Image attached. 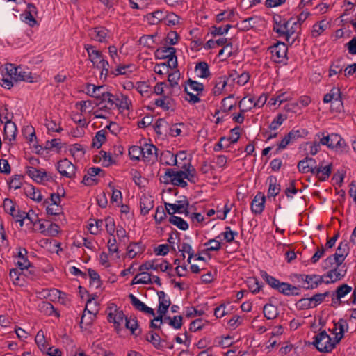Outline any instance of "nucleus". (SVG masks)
I'll return each mask as SVG.
<instances>
[{
	"instance_id": "nucleus-33",
	"label": "nucleus",
	"mask_w": 356,
	"mask_h": 356,
	"mask_svg": "<svg viewBox=\"0 0 356 356\" xmlns=\"http://www.w3.org/2000/svg\"><path fill=\"white\" fill-rule=\"evenodd\" d=\"M5 75H8L10 79L13 81L15 83V78L17 76V74L19 73V70H20V66H15L12 63H6L5 65Z\"/></svg>"
},
{
	"instance_id": "nucleus-21",
	"label": "nucleus",
	"mask_w": 356,
	"mask_h": 356,
	"mask_svg": "<svg viewBox=\"0 0 356 356\" xmlns=\"http://www.w3.org/2000/svg\"><path fill=\"white\" fill-rule=\"evenodd\" d=\"M334 325L337 327L339 332L336 333L335 343H339L340 341L343 338L344 333L348 330V325L347 321L343 318H340L337 323H334Z\"/></svg>"
},
{
	"instance_id": "nucleus-24",
	"label": "nucleus",
	"mask_w": 356,
	"mask_h": 356,
	"mask_svg": "<svg viewBox=\"0 0 356 356\" xmlns=\"http://www.w3.org/2000/svg\"><path fill=\"white\" fill-rule=\"evenodd\" d=\"M153 200L150 197L143 195L140 198V212L143 215H146L153 208Z\"/></svg>"
},
{
	"instance_id": "nucleus-12",
	"label": "nucleus",
	"mask_w": 356,
	"mask_h": 356,
	"mask_svg": "<svg viewBox=\"0 0 356 356\" xmlns=\"http://www.w3.org/2000/svg\"><path fill=\"white\" fill-rule=\"evenodd\" d=\"M102 172L99 168H90L88 170L87 174L83 177L82 183L86 186H93L98 183V179L96 176Z\"/></svg>"
},
{
	"instance_id": "nucleus-23",
	"label": "nucleus",
	"mask_w": 356,
	"mask_h": 356,
	"mask_svg": "<svg viewBox=\"0 0 356 356\" xmlns=\"http://www.w3.org/2000/svg\"><path fill=\"white\" fill-rule=\"evenodd\" d=\"M345 145L344 140L337 134H330V141L327 144V147L330 149H340Z\"/></svg>"
},
{
	"instance_id": "nucleus-47",
	"label": "nucleus",
	"mask_w": 356,
	"mask_h": 356,
	"mask_svg": "<svg viewBox=\"0 0 356 356\" xmlns=\"http://www.w3.org/2000/svg\"><path fill=\"white\" fill-rule=\"evenodd\" d=\"M231 28H232V25H230V24H227L225 26H219V27L213 26H211L212 30H211V33L214 37L216 35H222L225 33H227Z\"/></svg>"
},
{
	"instance_id": "nucleus-7",
	"label": "nucleus",
	"mask_w": 356,
	"mask_h": 356,
	"mask_svg": "<svg viewBox=\"0 0 356 356\" xmlns=\"http://www.w3.org/2000/svg\"><path fill=\"white\" fill-rule=\"evenodd\" d=\"M269 49L275 63H281L284 58H286L288 48L285 43L282 42H277L270 47Z\"/></svg>"
},
{
	"instance_id": "nucleus-44",
	"label": "nucleus",
	"mask_w": 356,
	"mask_h": 356,
	"mask_svg": "<svg viewBox=\"0 0 356 356\" xmlns=\"http://www.w3.org/2000/svg\"><path fill=\"white\" fill-rule=\"evenodd\" d=\"M297 24H298V22H293L292 26L290 29H289L288 30H284V31H280L277 29V30H276V33H278L279 35H280V36L281 35L285 36L286 41L289 42L290 37L296 33Z\"/></svg>"
},
{
	"instance_id": "nucleus-52",
	"label": "nucleus",
	"mask_w": 356,
	"mask_h": 356,
	"mask_svg": "<svg viewBox=\"0 0 356 356\" xmlns=\"http://www.w3.org/2000/svg\"><path fill=\"white\" fill-rule=\"evenodd\" d=\"M125 326L129 329L131 334L138 335V334L135 333V331L138 328V321L136 318L129 319L127 317L125 318Z\"/></svg>"
},
{
	"instance_id": "nucleus-31",
	"label": "nucleus",
	"mask_w": 356,
	"mask_h": 356,
	"mask_svg": "<svg viewBox=\"0 0 356 356\" xmlns=\"http://www.w3.org/2000/svg\"><path fill=\"white\" fill-rule=\"evenodd\" d=\"M145 17L150 24H157L164 19V15L163 10H157L153 13H148Z\"/></svg>"
},
{
	"instance_id": "nucleus-1",
	"label": "nucleus",
	"mask_w": 356,
	"mask_h": 356,
	"mask_svg": "<svg viewBox=\"0 0 356 356\" xmlns=\"http://www.w3.org/2000/svg\"><path fill=\"white\" fill-rule=\"evenodd\" d=\"M91 97L99 100L95 102L96 106H100L104 102H107L111 106L115 105L119 109H129V105L131 104L129 97L127 95H121V99L113 95L110 92H104L101 95H91Z\"/></svg>"
},
{
	"instance_id": "nucleus-41",
	"label": "nucleus",
	"mask_w": 356,
	"mask_h": 356,
	"mask_svg": "<svg viewBox=\"0 0 356 356\" xmlns=\"http://www.w3.org/2000/svg\"><path fill=\"white\" fill-rule=\"evenodd\" d=\"M105 131L100 130L96 133V135L92 140V147L99 149L102 144L106 141Z\"/></svg>"
},
{
	"instance_id": "nucleus-10",
	"label": "nucleus",
	"mask_w": 356,
	"mask_h": 356,
	"mask_svg": "<svg viewBox=\"0 0 356 356\" xmlns=\"http://www.w3.org/2000/svg\"><path fill=\"white\" fill-rule=\"evenodd\" d=\"M3 207L6 213H8L15 220L16 222H19L20 227L23 226V218H22V211L19 209H15V207L10 199H5L3 201Z\"/></svg>"
},
{
	"instance_id": "nucleus-49",
	"label": "nucleus",
	"mask_w": 356,
	"mask_h": 356,
	"mask_svg": "<svg viewBox=\"0 0 356 356\" xmlns=\"http://www.w3.org/2000/svg\"><path fill=\"white\" fill-rule=\"evenodd\" d=\"M296 307L298 308L299 309H307L314 307V305L310 298H302L300 300L296 302Z\"/></svg>"
},
{
	"instance_id": "nucleus-14",
	"label": "nucleus",
	"mask_w": 356,
	"mask_h": 356,
	"mask_svg": "<svg viewBox=\"0 0 356 356\" xmlns=\"http://www.w3.org/2000/svg\"><path fill=\"white\" fill-rule=\"evenodd\" d=\"M266 197L261 193H258L254 197L251 204V210L255 214H260L264 209Z\"/></svg>"
},
{
	"instance_id": "nucleus-43",
	"label": "nucleus",
	"mask_w": 356,
	"mask_h": 356,
	"mask_svg": "<svg viewBox=\"0 0 356 356\" xmlns=\"http://www.w3.org/2000/svg\"><path fill=\"white\" fill-rule=\"evenodd\" d=\"M94 66L98 69H102L100 78L102 79L104 77V79H106L108 74V62L102 58L99 60L98 63H96V64Z\"/></svg>"
},
{
	"instance_id": "nucleus-42",
	"label": "nucleus",
	"mask_w": 356,
	"mask_h": 356,
	"mask_svg": "<svg viewBox=\"0 0 356 356\" xmlns=\"http://www.w3.org/2000/svg\"><path fill=\"white\" fill-rule=\"evenodd\" d=\"M351 290L352 287L348 286V284H341L335 291V296L337 300H341V298H343L346 295L349 293L351 291Z\"/></svg>"
},
{
	"instance_id": "nucleus-45",
	"label": "nucleus",
	"mask_w": 356,
	"mask_h": 356,
	"mask_svg": "<svg viewBox=\"0 0 356 356\" xmlns=\"http://www.w3.org/2000/svg\"><path fill=\"white\" fill-rule=\"evenodd\" d=\"M261 276L273 289H276L277 288L280 282L278 280L269 275L265 271H261Z\"/></svg>"
},
{
	"instance_id": "nucleus-26",
	"label": "nucleus",
	"mask_w": 356,
	"mask_h": 356,
	"mask_svg": "<svg viewBox=\"0 0 356 356\" xmlns=\"http://www.w3.org/2000/svg\"><path fill=\"white\" fill-rule=\"evenodd\" d=\"M91 302H92L91 299H89L87 301L86 306L83 311V315L81 316V322H80L81 327H82V324H83L84 320L86 318V314L88 315V321H86V325H91L94 319L95 318L96 314H97V311L93 312V311L89 310L88 309V304L91 303Z\"/></svg>"
},
{
	"instance_id": "nucleus-4",
	"label": "nucleus",
	"mask_w": 356,
	"mask_h": 356,
	"mask_svg": "<svg viewBox=\"0 0 356 356\" xmlns=\"http://www.w3.org/2000/svg\"><path fill=\"white\" fill-rule=\"evenodd\" d=\"M188 206L189 202L185 197L184 200L177 201V204L165 202V208L170 216L175 213H185L186 216H188L189 213Z\"/></svg>"
},
{
	"instance_id": "nucleus-51",
	"label": "nucleus",
	"mask_w": 356,
	"mask_h": 356,
	"mask_svg": "<svg viewBox=\"0 0 356 356\" xmlns=\"http://www.w3.org/2000/svg\"><path fill=\"white\" fill-rule=\"evenodd\" d=\"M330 295L328 291L323 293H316L311 298L314 307H316L320 303L323 302L325 298Z\"/></svg>"
},
{
	"instance_id": "nucleus-40",
	"label": "nucleus",
	"mask_w": 356,
	"mask_h": 356,
	"mask_svg": "<svg viewBox=\"0 0 356 356\" xmlns=\"http://www.w3.org/2000/svg\"><path fill=\"white\" fill-rule=\"evenodd\" d=\"M43 204L47 207L46 211L47 213L49 215L56 216L61 213V208L59 207V204H49V201L47 200L44 201Z\"/></svg>"
},
{
	"instance_id": "nucleus-37",
	"label": "nucleus",
	"mask_w": 356,
	"mask_h": 356,
	"mask_svg": "<svg viewBox=\"0 0 356 356\" xmlns=\"http://www.w3.org/2000/svg\"><path fill=\"white\" fill-rule=\"evenodd\" d=\"M327 23L325 20H321L316 23L313 26V29L312 31V37L317 38L319 36L327 29Z\"/></svg>"
},
{
	"instance_id": "nucleus-2",
	"label": "nucleus",
	"mask_w": 356,
	"mask_h": 356,
	"mask_svg": "<svg viewBox=\"0 0 356 356\" xmlns=\"http://www.w3.org/2000/svg\"><path fill=\"white\" fill-rule=\"evenodd\" d=\"M338 343L335 338L332 340L325 330H323L314 337L312 345L320 352L329 353L332 351Z\"/></svg>"
},
{
	"instance_id": "nucleus-22",
	"label": "nucleus",
	"mask_w": 356,
	"mask_h": 356,
	"mask_svg": "<svg viewBox=\"0 0 356 356\" xmlns=\"http://www.w3.org/2000/svg\"><path fill=\"white\" fill-rule=\"evenodd\" d=\"M186 159L187 157H184L181 159L184 163H183V165L179 168L183 169L181 170L184 173V177L188 180L191 181V179L195 176V170L191 165L190 161L187 160Z\"/></svg>"
},
{
	"instance_id": "nucleus-54",
	"label": "nucleus",
	"mask_w": 356,
	"mask_h": 356,
	"mask_svg": "<svg viewBox=\"0 0 356 356\" xmlns=\"http://www.w3.org/2000/svg\"><path fill=\"white\" fill-rule=\"evenodd\" d=\"M204 245L208 246L209 245L204 251L205 252H209V251H216L220 249L221 245L220 243L215 239H210L204 243Z\"/></svg>"
},
{
	"instance_id": "nucleus-63",
	"label": "nucleus",
	"mask_w": 356,
	"mask_h": 356,
	"mask_svg": "<svg viewBox=\"0 0 356 356\" xmlns=\"http://www.w3.org/2000/svg\"><path fill=\"white\" fill-rule=\"evenodd\" d=\"M337 252L344 257H346L349 254V246L348 242L346 241L341 242L337 248Z\"/></svg>"
},
{
	"instance_id": "nucleus-15",
	"label": "nucleus",
	"mask_w": 356,
	"mask_h": 356,
	"mask_svg": "<svg viewBox=\"0 0 356 356\" xmlns=\"http://www.w3.org/2000/svg\"><path fill=\"white\" fill-rule=\"evenodd\" d=\"M332 269L329 270L325 277H329L330 280L325 281V284L333 283L336 281L341 280L346 274V270H341L339 266L335 265L332 267Z\"/></svg>"
},
{
	"instance_id": "nucleus-29",
	"label": "nucleus",
	"mask_w": 356,
	"mask_h": 356,
	"mask_svg": "<svg viewBox=\"0 0 356 356\" xmlns=\"http://www.w3.org/2000/svg\"><path fill=\"white\" fill-rule=\"evenodd\" d=\"M228 78L227 76H222L219 77L215 83L214 88L213 89V94L216 96L219 95L222 93L223 89L227 84Z\"/></svg>"
},
{
	"instance_id": "nucleus-57",
	"label": "nucleus",
	"mask_w": 356,
	"mask_h": 356,
	"mask_svg": "<svg viewBox=\"0 0 356 356\" xmlns=\"http://www.w3.org/2000/svg\"><path fill=\"white\" fill-rule=\"evenodd\" d=\"M167 51L169 53L168 54V59L170 60V61H173V68H177L178 63H177V58L176 56V49L172 47H167Z\"/></svg>"
},
{
	"instance_id": "nucleus-19",
	"label": "nucleus",
	"mask_w": 356,
	"mask_h": 356,
	"mask_svg": "<svg viewBox=\"0 0 356 356\" xmlns=\"http://www.w3.org/2000/svg\"><path fill=\"white\" fill-rule=\"evenodd\" d=\"M4 127V140H8L10 142L15 139L17 127L15 124L11 120L5 121Z\"/></svg>"
},
{
	"instance_id": "nucleus-35",
	"label": "nucleus",
	"mask_w": 356,
	"mask_h": 356,
	"mask_svg": "<svg viewBox=\"0 0 356 356\" xmlns=\"http://www.w3.org/2000/svg\"><path fill=\"white\" fill-rule=\"evenodd\" d=\"M108 309L112 310L115 309V317H114V324L116 327H119L120 324L123 322L124 318H125V316L122 310H118L116 308V305L113 303L111 304L108 307Z\"/></svg>"
},
{
	"instance_id": "nucleus-13",
	"label": "nucleus",
	"mask_w": 356,
	"mask_h": 356,
	"mask_svg": "<svg viewBox=\"0 0 356 356\" xmlns=\"http://www.w3.org/2000/svg\"><path fill=\"white\" fill-rule=\"evenodd\" d=\"M301 277L302 280L307 284V286H304L306 289H315L325 282L323 280V276L318 275H301Z\"/></svg>"
},
{
	"instance_id": "nucleus-58",
	"label": "nucleus",
	"mask_w": 356,
	"mask_h": 356,
	"mask_svg": "<svg viewBox=\"0 0 356 356\" xmlns=\"http://www.w3.org/2000/svg\"><path fill=\"white\" fill-rule=\"evenodd\" d=\"M35 343H37L38 346L41 350H43L45 349V338L44 332L42 330H40L38 334H36V337L35 338Z\"/></svg>"
},
{
	"instance_id": "nucleus-9",
	"label": "nucleus",
	"mask_w": 356,
	"mask_h": 356,
	"mask_svg": "<svg viewBox=\"0 0 356 356\" xmlns=\"http://www.w3.org/2000/svg\"><path fill=\"white\" fill-rule=\"evenodd\" d=\"M27 175L38 183H43L45 181H54L53 177L48 175L45 171L38 170L33 166L27 167Z\"/></svg>"
},
{
	"instance_id": "nucleus-18",
	"label": "nucleus",
	"mask_w": 356,
	"mask_h": 356,
	"mask_svg": "<svg viewBox=\"0 0 356 356\" xmlns=\"http://www.w3.org/2000/svg\"><path fill=\"white\" fill-rule=\"evenodd\" d=\"M345 259H346V257H344L341 254L336 252L335 254H334L332 256L328 257L324 261L323 268L324 269L330 268L334 266V264L337 265V266H340L344 261Z\"/></svg>"
},
{
	"instance_id": "nucleus-8",
	"label": "nucleus",
	"mask_w": 356,
	"mask_h": 356,
	"mask_svg": "<svg viewBox=\"0 0 356 356\" xmlns=\"http://www.w3.org/2000/svg\"><path fill=\"white\" fill-rule=\"evenodd\" d=\"M165 177L170 178V182L175 186L186 187L187 182L184 181V173L182 170L175 171L172 169H167L165 172Z\"/></svg>"
},
{
	"instance_id": "nucleus-5",
	"label": "nucleus",
	"mask_w": 356,
	"mask_h": 356,
	"mask_svg": "<svg viewBox=\"0 0 356 356\" xmlns=\"http://www.w3.org/2000/svg\"><path fill=\"white\" fill-rule=\"evenodd\" d=\"M57 170L64 177L72 178L75 175L76 167L66 157L58 162Z\"/></svg>"
},
{
	"instance_id": "nucleus-30",
	"label": "nucleus",
	"mask_w": 356,
	"mask_h": 356,
	"mask_svg": "<svg viewBox=\"0 0 356 356\" xmlns=\"http://www.w3.org/2000/svg\"><path fill=\"white\" fill-rule=\"evenodd\" d=\"M93 46L87 44L85 45V49L88 52V56L90 58V60L93 63V65H95L97 63V59H102L103 55L102 53L100 51L95 50L93 49Z\"/></svg>"
},
{
	"instance_id": "nucleus-46",
	"label": "nucleus",
	"mask_w": 356,
	"mask_h": 356,
	"mask_svg": "<svg viewBox=\"0 0 356 356\" xmlns=\"http://www.w3.org/2000/svg\"><path fill=\"white\" fill-rule=\"evenodd\" d=\"M142 149L143 150L142 156H145L146 154L149 156H152L153 154L158 156V149L155 145L152 144L145 143L142 146Z\"/></svg>"
},
{
	"instance_id": "nucleus-38",
	"label": "nucleus",
	"mask_w": 356,
	"mask_h": 356,
	"mask_svg": "<svg viewBox=\"0 0 356 356\" xmlns=\"http://www.w3.org/2000/svg\"><path fill=\"white\" fill-rule=\"evenodd\" d=\"M145 339L152 343L156 348L161 349L162 348L161 338L158 334L151 331L147 334Z\"/></svg>"
},
{
	"instance_id": "nucleus-17",
	"label": "nucleus",
	"mask_w": 356,
	"mask_h": 356,
	"mask_svg": "<svg viewBox=\"0 0 356 356\" xmlns=\"http://www.w3.org/2000/svg\"><path fill=\"white\" fill-rule=\"evenodd\" d=\"M129 298L130 299L131 303L135 307L136 309L143 312L145 314H150L152 316H154L155 313L153 309L147 307L145 304L141 302L139 299H138L133 294H129Z\"/></svg>"
},
{
	"instance_id": "nucleus-56",
	"label": "nucleus",
	"mask_w": 356,
	"mask_h": 356,
	"mask_svg": "<svg viewBox=\"0 0 356 356\" xmlns=\"http://www.w3.org/2000/svg\"><path fill=\"white\" fill-rule=\"evenodd\" d=\"M180 78V73L179 70L175 71L168 74V81L170 83V86L171 88H174L175 86L178 85V80Z\"/></svg>"
},
{
	"instance_id": "nucleus-28",
	"label": "nucleus",
	"mask_w": 356,
	"mask_h": 356,
	"mask_svg": "<svg viewBox=\"0 0 356 356\" xmlns=\"http://www.w3.org/2000/svg\"><path fill=\"white\" fill-rule=\"evenodd\" d=\"M15 79V82L16 83L19 81H26L29 83H33L35 81L33 79L34 78L32 76V73L29 70H23L21 66L20 70H19V73L17 74V76H16Z\"/></svg>"
},
{
	"instance_id": "nucleus-55",
	"label": "nucleus",
	"mask_w": 356,
	"mask_h": 356,
	"mask_svg": "<svg viewBox=\"0 0 356 356\" xmlns=\"http://www.w3.org/2000/svg\"><path fill=\"white\" fill-rule=\"evenodd\" d=\"M234 97V95H229L228 97L222 100L221 111L223 112H229L232 110L234 105L229 103V99Z\"/></svg>"
},
{
	"instance_id": "nucleus-62",
	"label": "nucleus",
	"mask_w": 356,
	"mask_h": 356,
	"mask_svg": "<svg viewBox=\"0 0 356 356\" xmlns=\"http://www.w3.org/2000/svg\"><path fill=\"white\" fill-rule=\"evenodd\" d=\"M179 39V35L175 31H170L166 38V42L170 45H175Z\"/></svg>"
},
{
	"instance_id": "nucleus-39",
	"label": "nucleus",
	"mask_w": 356,
	"mask_h": 356,
	"mask_svg": "<svg viewBox=\"0 0 356 356\" xmlns=\"http://www.w3.org/2000/svg\"><path fill=\"white\" fill-rule=\"evenodd\" d=\"M195 70L200 71V74L199 75L200 78L206 79L211 75L209 65L204 61L197 63L195 66Z\"/></svg>"
},
{
	"instance_id": "nucleus-59",
	"label": "nucleus",
	"mask_w": 356,
	"mask_h": 356,
	"mask_svg": "<svg viewBox=\"0 0 356 356\" xmlns=\"http://www.w3.org/2000/svg\"><path fill=\"white\" fill-rule=\"evenodd\" d=\"M286 119L282 114H279L270 123L269 128L271 130H276L279 126Z\"/></svg>"
},
{
	"instance_id": "nucleus-48",
	"label": "nucleus",
	"mask_w": 356,
	"mask_h": 356,
	"mask_svg": "<svg viewBox=\"0 0 356 356\" xmlns=\"http://www.w3.org/2000/svg\"><path fill=\"white\" fill-rule=\"evenodd\" d=\"M276 289L278 290L279 292L289 296V291L291 290H297V287L286 282H280Z\"/></svg>"
},
{
	"instance_id": "nucleus-27",
	"label": "nucleus",
	"mask_w": 356,
	"mask_h": 356,
	"mask_svg": "<svg viewBox=\"0 0 356 356\" xmlns=\"http://www.w3.org/2000/svg\"><path fill=\"white\" fill-rule=\"evenodd\" d=\"M25 194L27 197L33 200L40 202L42 200V196L40 191L37 190L33 186L29 185L24 188Z\"/></svg>"
},
{
	"instance_id": "nucleus-3",
	"label": "nucleus",
	"mask_w": 356,
	"mask_h": 356,
	"mask_svg": "<svg viewBox=\"0 0 356 356\" xmlns=\"http://www.w3.org/2000/svg\"><path fill=\"white\" fill-rule=\"evenodd\" d=\"M332 163H326L324 161L317 163V166L315 168L313 175H314L319 181H326L332 173Z\"/></svg>"
},
{
	"instance_id": "nucleus-25",
	"label": "nucleus",
	"mask_w": 356,
	"mask_h": 356,
	"mask_svg": "<svg viewBox=\"0 0 356 356\" xmlns=\"http://www.w3.org/2000/svg\"><path fill=\"white\" fill-rule=\"evenodd\" d=\"M263 312L264 316L268 320H273L277 317L278 309L271 303H267L264 306Z\"/></svg>"
},
{
	"instance_id": "nucleus-60",
	"label": "nucleus",
	"mask_w": 356,
	"mask_h": 356,
	"mask_svg": "<svg viewBox=\"0 0 356 356\" xmlns=\"http://www.w3.org/2000/svg\"><path fill=\"white\" fill-rule=\"evenodd\" d=\"M240 131L241 128L238 126L231 129V136L227 138V139H229V142L230 141V143L234 144L238 140L240 137Z\"/></svg>"
},
{
	"instance_id": "nucleus-6",
	"label": "nucleus",
	"mask_w": 356,
	"mask_h": 356,
	"mask_svg": "<svg viewBox=\"0 0 356 356\" xmlns=\"http://www.w3.org/2000/svg\"><path fill=\"white\" fill-rule=\"evenodd\" d=\"M60 139H52L51 140H48L46 142L44 147H42L40 145L35 146V154H40L41 150H51L54 151L55 154H61L62 149L64 148V153H67V147L65 145H61L60 142Z\"/></svg>"
},
{
	"instance_id": "nucleus-36",
	"label": "nucleus",
	"mask_w": 356,
	"mask_h": 356,
	"mask_svg": "<svg viewBox=\"0 0 356 356\" xmlns=\"http://www.w3.org/2000/svg\"><path fill=\"white\" fill-rule=\"evenodd\" d=\"M252 103H254V97H243L238 103V106L241 108V112L245 113L248 111H250L253 108V106H252Z\"/></svg>"
},
{
	"instance_id": "nucleus-50",
	"label": "nucleus",
	"mask_w": 356,
	"mask_h": 356,
	"mask_svg": "<svg viewBox=\"0 0 356 356\" xmlns=\"http://www.w3.org/2000/svg\"><path fill=\"white\" fill-rule=\"evenodd\" d=\"M179 251L181 252L187 253L188 254L187 261L188 264H191V259L195 255L194 251H193L191 245L187 243H183L181 244V248L179 249Z\"/></svg>"
},
{
	"instance_id": "nucleus-11",
	"label": "nucleus",
	"mask_w": 356,
	"mask_h": 356,
	"mask_svg": "<svg viewBox=\"0 0 356 356\" xmlns=\"http://www.w3.org/2000/svg\"><path fill=\"white\" fill-rule=\"evenodd\" d=\"M317 166V162L313 157H305V159L298 163V168L302 173H307L309 172L313 174Z\"/></svg>"
},
{
	"instance_id": "nucleus-64",
	"label": "nucleus",
	"mask_w": 356,
	"mask_h": 356,
	"mask_svg": "<svg viewBox=\"0 0 356 356\" xmlns=\"http://www.w3.org/2000/svg\"><path fill=\"white\" fill-rule=\"evenodd\" d=\"M93 33L94 35H92V37L100 42H102L106 36V30L104 29H99L98 28H95L93 31Z\"/></svg>"
},
{
	"instance_id": "nucleus-32",
	"label": "nucleus",
	"mask_w": 356,
	"mask_h": 356,
	"mask_svg": "<svg viewBox=\"0 0 356 356\" xmlns=\"http://www.w3.org/2000/svg\"><path fill=\"white\" fill-rule=\"evenodd\" d=\"M21 214L22 217V218H23V225L26 222V225H30V227H32V225H35L38 220V216L33 211H30L29 213L22 211Z\"/></svg>"
},
{
	"instance_id": "nucleus-20",
	"label": "nucleus",
	"mask_w": 356,
	"mask_h": 356,
	"mask_svg": "<svg viewBox=\"0 0 356 356\" xmlns=\"http://www.w3.org/2000/svg\"><path fill=\"white\" fill-rule=\"evenodd\" d=\"M268 182V197H275L279 194L281 187L280 185L277 183V179L276 177L270 176L267 179Z\"/></svg>"
},
{
	"instance_id": "nucleus-34",
	"label": "nucleus",
	"mask_w": 356,
	"mask_h": 356,
	"mask_svg": "<svg viewBox=\"0 0 356 356\" xmlns=\"http://www.w3.org/2000/svg\"><path fill=\"white\" fill-rule=\"evenodd\" d=\"M168 220L171 224L177 226L179 229L181 230H186L188 228V225L187 222L185 221L181 217L171 215Z\"/></svg>"
},
{
	"instance_id": "nucleus-16",
	"label": "nucleus",
	"mask_w": 356,
	"mask_h": 356,
	"mask_svg": "<svg viewBox=\"0 0 356 356\" xmlns=\"http://www.w3.org/2000/svg\"><path fill=\"white\" fill-rule=\"evenodd\" d=\"M171 268L172 266L166 261H164L163 264H154L153 261H148L140 266L139 270L143 271L151 269L157 270L159 268L161 271L165 272Z\"/></svg>"
},
{
	"instance_id": "nucleus-53",
	"label": "nucleus",
	"mask_w": 356,
	"mask_h": 356,
	"mask_svg": "<svg viewBox=\"0 0 356 356\" xmlns=\"http://www.w3.org/2000/svg\"><path fill=\"white\" fill-rule=\"evenodd\" d=\"M88 275L91 282L95 285L96 288H98L101 285L100 276L95 270L89 268Z\"/></svg>"
},
{
	"instance_id": "nucleus-61",
	"label": "nucleus",
	"mask_w": 356,
	"mask_h": 356,
	"mask_svg": "<svg viewBox=\"0 0 356 356\" xmlns=\"http://www.w3.org/2000/svg\"><path fill=\"white\" fill-rule=\"evenodd\" d=\"M23 176L21 175H15L9 183L10 188L15 189L19 188L22 184V179Z\"/></svg>"
}]
</instances>
